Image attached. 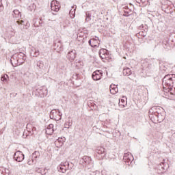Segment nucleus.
<instances>
[{
	"label": "nucleus",
	"mask_w": 175,
	"mask_h": 175,
	"mask_svg": "<svg viewBox=\"0 0 175 175\" xmlns=\"http://www.w3.org/2000/svg\"><path fill=\"white\" fill-rule=\"evenodd\" d=\"M163 88H168L169 91H173V87L175 86V74H167L163 79Z\"/></svg>",
	"instance_id": "obj_1"
},
{
	"label": "nucleus",
	"mask_w": 175,
	"mask_h": 175,
	"mask_svg": "<svg viewBox=\"0 0 175 175\" xmlns=\"http://www.w3.org/2000/svg\"><path fill=\"white\" fill-rule=\"evenodd\" d=\"M26 59L27 57H25V54L20 52L19 53H16L11 57V64L13 65L14 62L15 65H22Z\"/></svg>",
	"instance_id": "obj_2"
},
{
	"label": "nucleus",
	"mask_w": 175,
	"mask_h": 175,
	"mask_svg": "<svg viewBox=\"0 0 175 175\" xmlns=\"http://www.w3.org/2000/svg\"><path fill=\"white\" fill-rule=\"evenodd\" d=\"M161 111H163V108L159 106H154L149 110V117L152 121L154 116L159 114Z\"/></svg>",
	"instance_id": "obj_3"
},
{
	"label": "nucleus",
	"mask_w": 175,
	"mask_h": 175,
	"mask_svg": "<svg viewBox=\"0 0 175 175\" xmlns=\"http://www.w3.org/2000/svg\"><path fill=\"white\" fill-rule=\"evenodd\" d=\"M142 67L143 70H145V72L151 70V69H152V63L151 62V60L146 59L145 60L142 61Z\"/></svg>",
	"instance_id": "obj_4"
},
{
	"label": "nucleus",
	"mask_w": 175,
	"mask_h": 175,
	"mask_svg": "<svg viewBox=\"0 0 175 175\" xmlns=\"http://www.w3.org/2000/svg\"><path fill=\"white\" fill-rule=\"evenodd\" d=\"M135 159L133 158V155H132V153L131 152H125L124 154V157H123V161L127 163V165L129 166L131 165V164L132 163V162H133V160Z\"/></svg>",
	"instance_id": "obj_5"
},
{
	"label": "nucleus",
	"mask_w": 175,
	"mask_h": 175,
	"mask_svg": "<svg viewBox=\"0 0 175 175\" xmlns=\"http://www.w3.org/2000/svg\"><path fill=\"white\" fill-rule=\"evenodd\" d=\"M61 117H62V113L59 111V109H53L50 113L51 120H61Z\"/></svg>",
	"instance_id": "obj_6"
},
{
	"label": "nucleus",
	"mask_w": 175,
	"mask_h": 175,
	"mask_svg": "<svg viewBox=\"0 0 175 175\" xmlns=\"http://www.w3.org/2000/svg\"><path fill=\"white\" fill-rule=\"evenodd\" d=\"M38 95L40 96V98H44V96H47V88L45 86H41L39 88L36 90Z\"/></svg>",
	"instance_id": "obj_7"
},
{
	"label": "nucleus",
	"mask_w": 175,
	"mask_h": 175,
	"mask_svg": "<svg viewBox=\"0 0 175 175\" xmlns=\"http://www.w3.org/2000/svg\"><path fill=\"white\" fill-rule=\"evenodd\" d=\"M139 29L141 31H139V33H137L135 36H137V38H138V39H140V38H142V36H143V38H146V36H147V27L144 28V26L143 25H142L141 26H139Z\"/></svg>",
	"instance_id": "obj_8"
},
{
	"label": "nucleus",
	"mask_w": 175,
	"mask_h": 175,
	"mask_svg": "<svg viewBox=\"0 0 175 175\" xmlns=\"http://www.w3.org/2000/svg\"><path fill=\"white\" fill-rule=\"evenodd\" d=\"M68 169H69V162L68 161L62 163L61 165L57 167L58 172L60 173H66Z\"/></svg>",
	"instance_id": "obj_9"
},
{
	"label": "nucleus",
	"mask_w": 175,
	"mask_h": 175,
	"mask_svg": "<svg viewBox=\"0 0 175 175\" xmlns=\"http://www.w3.org/2000/svg\"><path fill=\"white\" fill-rule=\"evenodd\" d=\"M96 157H98L99 159H103L106 156V150L105 148H98L96 150Z\"/></svg>",
	"instance_id": "obj_10"
},
{
	"label": "nucleus",
	"mask_w": 175,
	"mask_h": 175,
	"mask_svg": "<svg viewBox=\"0 0 175 175\" xmlns=\"http://www.w3.org/2000/svg\"><path fill=\"white\" fill-rule=\"evenodd\" d=\"M14 158L16 162H23V161H24L25 156L24 154H23V152L18 150L14 154Z\"/></svg>",
	"instance_id": "obj_11"
},
{
	"label": "nucleus",
	"mask_w": 175,
	"mask_h": 175,
	"mask_svg": "<svg viewBox=\"0 0 175 175\" xmlns=\"http://www.w3.org/2000/svg\"><path fill=\"white\" fill-rule=\"evenodd\" d=\"M51 9L53 12H58L59 10V3L56 0H53L51 3Z\"/></svg>",
	"instance_id": "obj_12"
},
{
	"label": "nucleus",
	"mask_w": 175,
	"mask_h": 175,
	"mask_svg": "<svg viewBox=\"0 0 175 175\" xmlns=\"http://www.w3.org/2000/svg\"><path fill=\"white\" fill-rule=\"evenodd\" d=\"M77 55V53H76V50H72L68 53L67 58L70 61V62H72V61H75Z\"/></svg>",
	"instance_id": "obj_13"
},
{
	"label": "nucleus",
	"mask_w": 175,
	"mask_h": 175,
	"mask_svg": "<svg viewBox=\"0 0 175 175\" xmlns=\"http://www.w3.org/2000/svg\"><path fill=\"white\" fill-rule=\"evenodd\" d=\"M163 120H165V116H163V115H162V112H160L159 113H157V116H154V118H152V122H162V121H163Z\"/></svg>",
	"instance_id": "obj_14"
},
{
	"label": "nucleus",
	"mask_w": 175,
	"mask_h": 175,
	"mask_svg": "<svg viewBox=\"0 0 175 175\" xmlns=\"http://www.w3.org/2000/svg\"><path fill=\"white\" fill-rule=\"evenodd\" d=\"M83 162L85 163V165L90 166V167H92L94 166V163L92 160H91V157L84 156L82 159Z\"/></svg>",
	"instance_id": "obj_15"
},
{
	"label": "nucleus",
	"mask_w": 175,
	"mask_h": 175,
	"mask_svg": "<svg viewBox=\"0 0 175 175\" xmlns=\"http://www.w3.org/2000/svg\"><path fill=\"white\" fill-rule=\"evenodd\" d=\"M103 75V73L100 70H96L93 72L92 77L94 81L100 80Z\"/></svg>",
	"instance_id": "obj_16"
},
{
	"label": "nucleus",
	"mask_w": 175,
	"mask_h": 175,
	"mask_svg": "<svg viewBox=\"0 0 175 175\" xmlns=\"http://www.w3.org/2000/svg\"><path fill=\"white\" fill-rule=\"evenodd\" d=\"M157 173L158 174H163L165 173V163H161L157 170Z\"/></svg>",
	"instance_id": "obj_17"
},
{
	"label": "nucleus",
	"mask_w": 175,
	"mask_h": 175,
	"mask_svg": "<svg viewBox=\"0 0 175 175\" xmlns=\"http://www.w3.org/2000/svg\"><path fill=\"white\" fill-rule=\"evenodd\" d=\"M99 44H100V40L98 37L92 38V47H99Z\"/></svg>",
	"instance_id": "obj_18"
},
{
	"label": "nucleus",
	"mask_w": 175,
	"mask_h": 175,
	"mask_svg": "<svg viewBox=\"0 0 175 175\" xmlns=\"http://www.w3.org/2000/svg\"><path fill=\"white\" fill-rule=\"evenodd\" d=\"M27 129L30 135H35L36 133V127L32 126L31 124H27Z\"/></svg>",
	"instance_id": "obj_19"
},
{
	"label": "nucleus",
	"mask_w": 175,
	"mask_h": 175,
	"mask_svg": "<svg viewBox=\"0 0 175 175\" xmlns=\"http://www.w3.org/2000/svg\"><path fill=\"white\" fill-rule=\"evenodd\" d=\"M16 24H18V25H23V28L25 29H29V26H30V24H29V23H28V22H24V21H23V20H18L17 21H16Z\"/></svg>",
	"instance_id": "obj_20"
},
{
	"label": "nucleus",
	"mask_w": 175,
	"mask_h": 175,
	"mask_svg": "<svg viewBox=\"0 0 175 175\" xmlns=\"http://www.w3.org/2000/svg\"><path fill=\"white\" fill-rule=\"evenodd\" d=\"M98 54L100 55V59H103L104 58H106V55H107V54H109V51H107V49H101L99 51Z\"/></svg>",
	"instance_id": "obj_21"
},
{
	"label": "nucleus",
	"mask_w": 175,
	"mask_h": 175,
	"mask_svg": "<svg viewBox=\"0 0 175 175\" xmlns=\"http://www.w3.org/2000/svg\"><path fill=\"white\" fill-rule=\"evenodd\" d=\"M39 157H40V153L38 151H35L31 156V161L33 163H36L38 159H39Z\"/></svg>",
	"instance_id": "obj_22"
},
{
	"label": "nucleus",
	"mask_w": 175,
	"mask_h": 175,
	"mask_svg": "<svg viewBox=\"0 0 175 175\" xmlns=\"http://www.w3.org/2000/svg\"><path fill=\"white\" fill-rule=\"evenodd\" d=\"M109 90L110 93L112 94V95H116V94L118 92V88L114 84L110 85Z\"/></svg>",
	"instance_id": "obj_23"
},
{
	"label": "nucleus",
	"mask_w": 175,
	"mask_h": 175,
	"mask_svg": "<svg viewBox=\"0 0 175 175\" xmlns=\"http://www.w3.org/2000/svg\"><path fill=\"white\" fill-rule=\"evenodd\" d=\"M40 54V53L39 52V50H38L35 48H32L30 51V55L31 57H39Z\"/></svg>",
	"instance_id": "obj_24"
},
{
	"label": "nucleus",
	"mask_w": 175,
	"mask_h": 175,
	"mask_svg": "<svg viewBox=\"0 0 175 175\" xmlns=\"http://www.w3.org/2000/svg\"><path fill=\"white\" fill-rule=\"evenodd\" d=\"M36 65L39 69H41V70H44V69H46V66H44V63L42 60L38 61Z\"/></svg>",
	"instance_id": "obj_25"
},
{
	"label": "nucleus",
	"mask_w": 175,
	"mask_h": 175,
	"mask_svg": "<svg viewBox=\"0 0 175 175\" xmlns=\"http://www.w3.org/2000/svg\"><path fill=\"white\" fill-rule=\"evenodd\" d=\"M42 21V20H40V18H34L33 20V25L34 27H40V25H42V23L40 22Z\"/></svg>",
	"instance_id": "obj_26"
},
{
	"label": "nucleus",
	"mask_w": 175,
	"mask_h": 175,
	"mask_svg": "<svg viewBox=\"0 0 175 175\" xmlns=\"http://www.w3.org/2000/svg\"><path fill=\"white\" fill-rule=\"evenodd\" d=\"M12 16L15 18H20L21 17V12L18 10H14Z\"/></svg>",
	"instance_id": "obj_27"
},
{
	"label": "nucleus",
	"mask_w": 175,
	"mask_h": 175,
	"mask_svg": "<svg viewBox=\"0 0 175 175\" xmlns=\"http://www.w3.org/2000/svg\"><path fill=\"white\" fill-rule=\"evenodd\" d=\"M124 76H131L132 75V70L129 68H126L123 69Z\"/></svg>",
	"instance_id": "obj_28"
},
{
	"label": "nucleus",
	"mask_w": 175,
	"mask_h": 175,
	"mask_svg": "<svg viewBox=\"0 0 175 175\" xmlns=\"http://www.w3.org/2000/svg\"><path fill=\"white\" fill-rule=\"evenodd\" d=\"M126 98L119 100V106H121L122 107H125V106H126Z\"/></svg>",
	"instance_id": "obj_29"
},
{
	"label": "nucleus",
	"mask_w": 175,
	"mask_h": 175,
	"mask_svg": "<svg viewBox=\"0 0 175 175\" xmlns=\"http://www.w3.org/2000/svg\"><path fill=\"white\" fill-rule=\"evenodd\" d=\"M54 47L55 50H59L60 49H62V44H61V42L58 41L54 43Z\"/></svg>",
	"instance_id": "obj_30"
},
{
	"label": "nucleus",
	"mask_w": 175,
	"mask_h": 175,
	"mask_svg": "<svg viewBox=\"0 0 175 175\" xmlns=\"http://www.w3.org/2000/svg\"><path fill=\"white\" fill-rule=\"evenodd\" d=\"M1 81L3 83H8L9 80V76L6 74L3 75L1 78Z\"/></svg>",
	"instance_id": "obj_31"
},
{
	"label": "nucleus",
	"mask_w": 175,
	"mask_h": 175,
	"mask_svg": "<svg viewBox=\"0 0 175 175\" xmlns=\"http://www.w3.org/2000/svg\"><path fill=\"white\" fill-rule=\"evenodd\" d=\"M65 142V137L64 138H59L55 141V144H58L59 143L60 146H64V142Z\"/></svg>",
	"instance_id": "obj_32"
},
{
	"label": "nucleus",
	"mask_w": 175,
	"mask_h": 175,
	"mask_svg": "<svg viewBox=\"0 0 175 175\" xmlns=\"http://www.w3.org/2000/svg\"><path fill=\"white\" fill-rule=\"evenodd\" d=\"M163 46L164 47V49H169V40H165L164 41H163Z\"/></svg>",
	"instance_id": "obj_33"
},
{
	"label": "nucleus",
	"mask_w": 175,
	"mask_h": 175,
	"mask_svg": "<svg viewBox=\"0 0 175 175\" xmlns=\"http://www.w3.org/2000/svg\"><path fill=\"white\" fill-rule=\"evenodd\" d=\"M85 21H87V22L91 21V13H90V12H86Z\"/></svg>",
	"instance_id": "obj_34"
},
{
	"label": "nucleus",
	"mask_w": 175,
	"mask_h": 175,
	"mask_svg": "<svg viewBox=\"0 0 175 175\" xmlns=\"http://www.w3.org/2000/svg\"><path fill=\"white\" fill-rule=\"evenodd\" d=\"M53 132H54V129H46V135H53Z\"/></svg>",
	"instance_id": "obj_35"
},
{
	"label": "nucleus",
	"mask_w": 175,
	"mask_h": 175,
	"mask_svg": "<svg viewBox=\"0 0 175 175\" xmlns=\"http://www.w3.org/2000/svg\"><path fill=\"white\" fill-rule=\"evenodd\" d=\"M69 14L71 18H75V17H76V12L70 11Z\"/></svg>",
	"instance_id": "obj_36"
},
{
	"label": "nucleus",
	"mask_w": 175,
	"mask_h": 175,
	"mask_svg": "<svg viewBox=\"0 0 175 175\" xmlns=\"http://www.w3.org/2000/svg\"><path fill=\"white\" fill-rule=\"evenodd\" d=\"M160 70H163V72H166L167 70V68L163 65L160 66Z\"/></svg>",
	"instance_id": "obj_37"
},
{
	"label": "nucleus",
	"mask_w": 175,
	"mask_h": 175,
	"mask_svg": "<svg viewBox=\"0 0 175 175\" xmlns=\"http://www.w3.org/2000/svg\"><path fill=\"white\" fill-rule=\"evenodd\" d=\"M73 79H75V80L80 79V74H76L75 75L72 76Z\"/></svg>",
	"instance_id": "obj_38"
},
{
	"label": "nucleus",
	"mask_w": 175,
	"mask_h": 175,
	"mask_svg": "<svg viewBox=\"0 0 175 175\" xmlns=\"http://www.w3.org/2000/svg\"><path fill=\"white\" fill-rule=\"evenodd\" d=\"M77 6L76 5H72L71 10H70V12H76V9H77Z\"/></svg>",
	"instance_id": "obj_39"
},
{
	"label": "nucleus",
	"mask_w": 175,
	"mask_h": 175,
	"mask_svg": "<svg viewBox=\"0 0 175 175\" xmlns=\"http://www.w3.org/2000/svg\"><path fill=\"white\" fill-rule=\"evenodd\" d=\"M141 3H144V5H148V0H141Z\"/></svg>",
	"instance_id": "obj_40"
},
{
	"label": "nucleus",
	"mask_w": 175,
	"mask_h": 175,
	"mask_svg": "<svg viewBox=\"0 0 175 175\" xmlns=\"http://www.w3.org/2000/svg\"><path fill=\"white\" fill-rule=\"evenodd\" d=\"M46 129H54V124H50L47 126Z\"/></svg>",
	"instance_id": "obj_41"
},
{
	"label": "nucleus",
	"mask_w": 175,
	"mask_h": 175,
	"mask_svg": "<svg viewBox=\"0 0 175 175\" xmlns=\"http://www.w3.org/2000/svg\"><path fill=\"white\" fill-rule=\"evenodd\" d=\"M1 10H3V5L2 4V0H0V12H1Z\"/></svg>",
	"instance_id": "obj_42"
},
{
	"label": "nucleus",
	"mask_w": 175,
	"mask_h": 175,
	"mask_svg": "<svg viewBox=\"0 0 175 175\" xmlns=\"http://www.w3.org/2000/svg\"><path fill=\"white\" fill-rule=\"evenodd\" d=\"M69 126H72V122H70V121H68L67 128L69 129Z\"/></svg>",
	"instance_id": "obj_43"
},
{
	"label": "nucleus",
	"mask_w": 175,
	"mask_h": 175,
	"mask_svg": "<svg viewBox=\"0 0 175 175\" xmlns=\"http://www.w3.org/2000/svg\"><path fill=\"white\" fill-rule=\"evenodd\" d=\"M88 43H89V44H90V46H92V39L89 40Z\"/></svg>",
	"instance_id": "obj_44"
},
{
	"label": "nucleus",
	"mask_w": 175,
	"mask_h": 175,
	"mask_svg": "<svg viewBox=\"0 0 175 175\" xmlns=\"http://www.w3.org/2000/svg\"><path fill=\"white\" fill-rule=\"evenodd\" d=\"M104 59H107V61L109 60V52L107 53V55H106V57L104 58Z\"/></svg>",
	"instance_id": "obj_45"
},
{
	"label": "nucleus",
	"mask_w": 175,
	"mask_h": 175,
	"mask_svg": "<svg viewBox=\"0 0 175 175\" xmlns=\"http://www.w3.org/2000/svg\"><path fill=\"white\" fill-rule=\"evenodd\" d=\"M137 3H142V0H135Z\"/></svg>",
	"instance_id": "obj_46"
},
{
	"label": "nucleus",
	"mask_w": 175,
	"mask_h": 175,
	"mask_svg": "<svg viewBox=\"0 0 175 175\" xmlns=\"http://www.w3.org/2000/svg\"><path fill=\"white\" fill-rule=\"evenodd\" d=\"M124 16H125V17H129V14L125 13Z\"/></svg>",
	"instance_id": "obj_47"
},
{
	"label": "nucleus",
	"mask_w": 175,
	"mask_h": 175,
	"mask_svg": "<svg viewBox=\"0 0 175 175\" xmlns=\"http://www.w3.org/2000/svg\"><path fill=\"white\" fill-rule=\"evenodd\" d=\"M14 33H16V31H14V30H13V31H12V36H14Z\"/></svg>",
	"instance_id": "obj_48"
},
{
	"label": "nucleus",
	"mask_w": 175,
	"mask_h": 175,
	"mask_svg": "<svg viewBox=\"0 0 175 175\" xmlns=\"http://www.w3.org/2000/svg\"><path fill=\"white\" fill-rule=\"evenodd\" d=\"M27 164H28V165H32V163L31 162V161H27Z\"/></svg>",
	"instance_id": "obj_49"
},
{
	"label": "nucleus",
	"mask_w": 175,
	"mask_h": 175,
	"mask_svg": "<svg viewBox=\"0 0 175 175\" xmlns=\"http://www.w3.org/2000/svg\"><path fill=\"white\" fill-rule=\"evenodd\" d=\"M124 13H126L127 14H129V11H124Z\"/></svg>",
	"instance_id": "obj_50"
},
{
	"label": "nucleus",
	"mask_w": 175,
	"mask_h": 175,
	"mask_svg": "<svg viewBox=\"0 0 175 175\" xmlns=\"http://www.w3.org/2000/svg\"><path fill=\"white\" fill-rule=\"evenodd\" d=\"M64 128H68V124L67 123L65 124Z\"/></svg>",
	"instance_id": "obj_51"
},
{
	"label": "nucleus",
	"mask_w": 175,
	"mask_h": 175,
	"mask_svg": "<svg viewBox=\"0 0 175 175\" xmlns=\"http://www.w3.org/2000/svg\"><path fill=\"white\" fill-rule=\"evenodd\" d=\"M53 21H55V19H54Z\"/></svg>",
	"instance_id": "obj_52"
}]
</instances>
